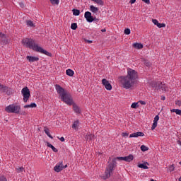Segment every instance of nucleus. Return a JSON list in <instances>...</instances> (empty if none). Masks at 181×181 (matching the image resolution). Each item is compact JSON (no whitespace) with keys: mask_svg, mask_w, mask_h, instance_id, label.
Here are the masks:
<instances>
[{"mask_svg":"<svg viewBox=\"0 0 181 181\" xmlns=\"http://www.w3.org/2000/svg\"><path fill=\"white\" fill-rule=\"evenodd\" d=\"M119 78L122 87L125 88V90H129V88L134 87L135 81L138 78V72L132 69H129L127 71V76H120Z\"/></svg>","mask_w":181,"mask_h":181,"instance_id":"1","label":"nucleus"},{"mask_svg":"<svg viewBox=\"0 0 181 181\" xmlns=\"http://www.w3.org/2000/svg\"><path fill=\"white\" fill-rule=\"evenodd\" d=\"M22 45L23 46H25V47H28L29 49L34 50V52L42 53V54H45L46 56L52 57V53L42 49L41 47L39 46V45L36 44L35 40L32 38H23L22 40Z\"/></svg>","mask_w":181,"mask_h":181,"instance_id":"2","label":"nucleus"},{"mask_svg":"<svg viewBox=\"0 0 181 181\" xmlns=\"http://www.w3.org/2000/svg\"><path fill=\"white\" fill-rule=\"evenodd\" d=\"M55 88L57 93L59 94L61 100L64 103L68 104V105H73V99H71V95L69 93H67V91H66L64 88H63L62 86H60V85L58 84L55 85Z\"/></svg>","mask_w":181,"mask_h":181,"instance_id":"3","label":"nucleus"},{"mask_svg":"<svg viewBox=\"0 0 181 181\" xmlns=\"http://www.w3.org/2000/svg\"><path fill=\"white\" fill-rule=\"evenodd\" d=\"M117 160H124V157H117L114 158L110 163H109V165L106 168L105 173L102 176L104 180H107V179L110 178L111 175H112V172L115 166H117Z\"/></svg>","mask_w":181,"mask_h":181,"instance_id":"4","label":"nucleus"},{"mask_svg":"<svg viewBox=\"0 0 181 181\" xmlns=\"http://www.w3.org/2000/svg\"><path fill=\"white\" fill-rule=\"evenodd\" d=\"M5 111L8 114H19L21 112V105L11 104L6 107Z\"/></svg>","mask_w":181,"mask_h":181,"instance_id":"5","label":"nucleus"},{"mask_svg":"<svg viewBox=\"0 0 181 181\" xmlns=\"http://www.w3.org/2000/svg\"><path fill=\"white\" fill-rule=\"evenodd\" d=\"M151 86L156 90H160V91H168V86L165 83L160 81H152Z\"/></svg>","mask_w":181,"mask_h":181,"instance_id":"6","label":"nucleus"},{"mask_svg":"<svg viewBox=\"0 0 181 181\" xmlns=\"http://www.w3.org/2000/svg\"><path fill=\"white\" fill-rule=\"evenodd\" d=\"M21 93L23 94L24 103H28L29 98H30V90L28 86L24 87L21 90Z\"/></svg>","mask_w":181,"mask_h":181,"instance_id":"7","label":"nucleus"},{"mask_svg":"<svg viewBox=\"0 0 181 181\" xmlns=\"http://www.w3.org/2000/svg\"><path fill=\"white\" fill-rule=\"evenodd\" d=\"M0 93H6L7 95H11V94H13V90L11 88L0 83Z\"/></svg>","mask_w":181,"mask_h":181,"instance_id":"8","label":"nucleus"},{"mask_svg":"<svg viewBox=\"0 0 181 181\" xmlns=\"http://www.w3.org/2000/svg\"><path fill=\"white\" fill-rule=\"evenodd\" d=\"M67 168V165H63V161H61L58 163L54 167V170L55 172H62L63 169H66Z\"/></svg>","mask_w":181,"mask_h":181,"instance_id":"9","label":"nucleus"},{"mask_svg":"<svg viewBox=\"0 0 181 181\" xmlns=\"http://www.w3.org/2000/svg\"><path fill=\"white\" fill-rule=\"evenodd\" d=\"M102 84L103 86H104L106 90H108L109 91L112 90V86L111 85V83H110V81H108V80L103 78L102 80Z\"/></svg>","mask_w":181,"mask_h":181,"instance_id":"10","label":"nucleus"},{"mask_svg":"<svg viewBox=\"0 0 181 181\" xmlns=\"http://www.w3.org/2000/svg\"><path fill=\"white\" fill-rule=\"evenodd\" d=\"M84 16L87 22H89V23H91V22H94V17L91 16V12L90 11L85 12Z\"/></svg>","mask_w":181,"mask_h":181,"instance_id":"11","label":"nucleus"},{"mask_svg":"<svg viewBox=\"0 0 181 181\" xmlns=\"http://www.w3.org/2000/svg\"><path fill=\"white\" fill-rule=\"evenodd\" d=\"M145 134L142 132H137L136 133H132L129 135V138H138V136H144Z\"/></svg>","mask_w":181,"mask_h":181,"instance_id":"12","label":"nucleus"},{"mask_svg":"<svg viewBox=\"0 0 181 181\" xmlns=\"http://www.w3.org/2000/svg\"><path fill=\"white\" fill-rule=\"evenodd\" d=\"M27 60H28L30 62V63H33L35 62H39V57L27 56Z\"/></svg>","mask_w":181,"mask_h":181,"instance_id":"13","label":"nucleus"},{"mask_svg":"<svg viewBox=\"0 0 181 181\" xmlns=\"http://www.w3.org/2000/svg\"><path fill=\"white\" fill-rule=\"evenodd\" d=\"M146 165H148V166H149V163L144 162V163L138 164V168H140L141 169H149V168H148L146 166Z\"/></svg>","mask_w":181,"mask_h":181,"instance_id":"14","label":"nucleus"},{"mask_svg":"<svg viewBox=\"0 0 181 181\" xmlns=\"http://www.w3.org/2000/svg\"><path fill=\"white\" fill-rule=\"evenodd\" d=\"M85 138L86 141H94L95 136L94 134H87Z\"/></svg>","mask_w":181,"mask_h":181,"instance_id":"15","label":"nucleus"},{"mask_svg":"<svg viewBox=\"0 0 181 181\" xmlns=\"http://www.w3.org/2000/svg\"><path fill=\"white\" fill-rule=\"evenodd\" d=\"M66 76H69V77H73L74 76V71L70 69L66 71Z\"/></svg>","mask_w":181,"mask_h":181,"instance_id":"16","label":"nucleus"},{"mask_svg":"<svg viewBox=\"0 0 181 181\" xmlns=\"http://www.w3.org/2000/svg\"><path fill=\"white\" fill-rule=\"evenodd\" d=\"M73 110L76 114H80V107L76 104H73Z\"/></svg>","mask_w":181,"mask_h":181,"instance_id":"17","label":"nucleus"},{"mask_svg":"<svg viewBox=\"0 0 181 181\" xmlns=\"http://www.w3.org/2000/svg\"><path fill=\"white\" fill-rule=\"evenodd\" d=\"M47 146H48V148H51V149H52L53 152H59V150H57V148H56L53 145H52L49 142H47Z\"/></svg>","mask_w":181,"mask_h":181,"instance_id":"18","label":"nucleus"},{"mask_svg":"<svg viewBox=\"0 0 181 181\" xmlns=\"http://www.w3.org/2000/svg\"><path fill=\"white\" fill-rule=\"evenodd\" d=\"M133 47H134V49H142L144 47V45L141 43H134L133 44Z\"/></svg>","mask_w":181,"mask_h":181,"instance_id":"19","label":"nucleus"},{"mask_svg":"<svg viewBox=\"0 0 181 181\" xmlns=\"http://www.w3.org/2000/svg\"><path fill=\"white\" fill-rule=\"evenodd\" d=\"M36 107H37V105L35 103L24 105V108H36Z\"/></svg>","mask_w":181,"mask_h":181,"instance_id":"20","label":"nucleus"},{"mask_svg":"<svg viewBox=\"0 0 181 181\" xmlns=\"http://www.w3.org/2000/svg\"><path fill=\"white\" fill-rule=\"evenodd\" d=\"M90 11H91L93 13H97V12H98V8L91 5L90 6Z\"/></svg>","mask_w":181,"mask_h":181,"instance_id":"21","label":"nucleus"},{"mask_svg":"<svg viewBox=\"0 0 181 181\" xmlns=\"http://www.w3.org/2000/svg\"><path fill=\"white\" fill-rule=\"evenodd\" d=\"M78 124H80V122L78 120L75 121L72 124L73 129H77V127H78Z\"/></svg>","mask_w":181,"mask_h":181,"instance_id":"22","label":"nucleus"},{"mask_svg":"<svg viewBox=\"0 0 181 181\" xmlns=\"http://www.w3.org/2000/svg\"><path fill=\"white\" fill-rule=\"evenodd\" d=\"M127 162H132L134 160V156L132 154H129V156H126Z\"/></svg>","mask_w":181,"mask_h":181,"instance_id":"23","label":"nucleus"},{"mask_svg":"<svg viewBox=\"0 0 181 181\" xmlns=\"http://www.w3.org/2000/svg\"><path fill=\"white\" fill-rule=\"evenodd\" d=\"M93 2H95V4H97L98 5L103 6L104 5V1L103 0H91Z\"/></svg>","mask_w":181,"mask_h":181,"instance_id":"24","label":"nucleus"},{"mask_svg":"<svg viewBox=\"0 0 181 181\" xmlns=\"http://www.w3.org/2000/svg\"><path fill=\"white\" fill-rule=\"evenodd\" d=\"M44 131H45L46 135H47V136H49V138H50L51 139H53V136L50 135V132H49L48 128H45Z\"/></svg>","mask_w":181,"mask_h":181,"instance_id":"25","label":"nucleus"},{"mask_svg":"<svg viewBox=\"0 0 181 181\" xmlns=\"http://www.w3.org/2000/svg\"><path fill=\"white\" fill-rule=\"evenodd\" d=\"M171 112H175L177 114V115H180V117H181V110L173 109V110H171Z\"/></svg>","mask_w":181,"mask_h":181,"instance_id":"26","label":"nucleus"},{"mask_svg":"<svg viewBox=\"0 0 181 181\" xmlns=\"http://www.w3.org/2000/svg\"><path fill=\"white\" fill-rule=\"evenodd\" d=\"M26 25L27 26H30V28H33V26H35V25L33 24V22L30 20H28L26 21Z\"/></svg>","mask_w":181,"mask_h":181,"instance_id":"27","label":"nucleus"},{"mask_svg":"<svg viewBox=\"0 0 181 181\" xmlns=\"http://www.w3.org/2000/svg\"><path fill=\"white\" fill-rule=\"evenodd\" d=\"M73 15H74V16H78V15H80V10L78 9H73Z\"/></svg>","mask_w":181,"mask_h":181,"instance_id":"28","label":"nucleus"},{"mask_svg":"<svg viewBox=\"0 0 181 181\" xmlns=\"http://www.w3.org/2000/svg\"><path fill=\"white\" fill-rule=\"evenodd\" d=\"M173 170H175V165L174 164L169 166V168L167 170V172H173Z\"/></svg>","mask_w":181,"mask_h":181,"instance_id":"29","label":"nucleus"},{"mask_svg":"<svg viewBox=\"0 0 181 181\" xmlns=\"http://www.w3.org/2000/svg\"><path fill=\"white\" fill-rule=\"evenodd\" d=\"M17 173H21L22 172H25V168L23 167H19L18 168H16Z\"/></svg>","mask_w":181,"mask_h":181,"instance_id":"30","label":"nucleus"},{"mask_svg":"<svg viewBox=\"0 0 181 181\" xmlns=\"http://www.w3.org/2000/svg\"><path fill=\"white\" fill-rule=\"evenodd\" d=\"M1 40L3 45H8V38H6V37H5V38H1Z\"/></svg>","mask_w":181,"mask_h":181,"instance_id":"31","label":"nucleus"},{"mask_svg":"<svg viewBox=\"0 0 181 181\" xmlns=\"http://www.w3.org/2000/svg\"><path fill=\"white\" fill-rule=\"evenodd\" d=\"M148 149H149V148L146 147V146H145V145H142L141 146V150L142 151V152H146V151H148Z\"/></svg>","mask_w":181,"mask_h":181,"instance_id":"32","label":"nucleus"},{"mask_svg":"<svg viewBox=\"0 0 181 181\" xmlns=\"http://www.w3.org/2000/svg\"><path fill=\"white\" fill-rule=\"evenodd\" d=\"M71 29H72V30H76V29H77V24L76 23H71Z\"/></svg>","mask_w":181,"mask_h":181,"instance_id":"33","label":"nucleus"},{"mask_svg":"<svg viewBox=\"0 0 181 181\" xmlns=\"http://www.w3.org/2000/svg\"><path fill=\"white\" fill-rule=\"evenodd\" d=\"M52 5H59V0H49Z\"/></svg>","mask_w":181,"mask_h":181,"instance_id":"34","label":"nucleus"},{"mask_svg":"<svg viewBox=\"0 0 181 181\" xmlns=\"http://www.w3.org/2000/svg\"><path fill=\"white\" fill-rule=\"evenodd\" d=\"M157 127H158V122L153 121V125L151 127L152 131H153V129H155V128H156Z\"/></svg>","mask_w":181,"mask_h":181,"instance_id":"35","label":"nucleus"},{"mask_svg":"<svg viewBox=\"0 0 181 181\" xmlns=\"http://www.w3.org/2000/svg\"><path fill=\"white\" fill-rule=\"evenodd\" d=\"M124 35H131V30L129 28H126L124 30Z\"/></svg>","mask_w":181,"mask_h":181,"instance_id":"36","label":"nucleus"},{"mask_svg":"<svg viewBox=\"0 0 181 181\" xmlns=\"http://www.w3.org/2000/svg\"><path fill=\"white\" fill-rule=\"evenodd\" d=\"M152 22H153V23H154L156 26H158V25H159V21H158V20H156V19H153V20H152Z\"/></svg>","mask_w":181,"mask_h":181,"instance_id":"37","label":"nucleus"},{"mask_svg":"<svg viewBox=\"0 0 181 181\" xmlns=\"http://www.w3.org/2000/svg\"><path fill=\"white\" fill-rule=\"evenodd\" d=\"M166 27V24L165 23H158V28H165Z\"/></svg>","mask_w":181,"mask_h":181,"instance_id":"38","label":"nucleus"},{"mask_svg":"<svg viewBox=\"0 0 181 181\" xmlns=\"http://www.w3.org/2000/svg\"><path fill=\"white\" fill-rule=\"evenodd\" d=\"M132 108H136L138 107V103H133L131 105Z\"/></svg>","mask_w":181,"mask_h":181,"instance_id":"39","label":"nucleus"},{"mask_svg":"<svg viewBox=\"0 0 181 181\" xmlns=\"http://www.w3.org/2000/svg\"><path fill=\"white\" fill-rule=\"evenodd\" d=\"M0 37H1V40L5 39V37H6V35H5V34L2 33H0Z\"/></svg>","mask_w":181,"mask_h":181,"instance_id":"40","label":"nucleus"},{"mask_svg":"<svg viewBox=\"0 0 181 181\" xmlns=\"http://www.w3.org/2000/svg\"><path fill=\"white\" fill-rule=\"evenodd\" d=\"M144 64H146V66H147V67H148V66H151V62H149L148 61L145 60L144 61Z\"/></svg>","mask_w":181,"mask_h":181,"instance_id":"41","label":"nucleus"},{"mask_svg":"<svg viewBox=\"0 0 181 181\" xmlns=\"http://www.w3.org/2000/svg\"><path fill=\"white\" fill-rule=\"evenodd\" d=\"M155 122H158V121H159V115H156L155 117H154V120H153Z\"/></svg>","mask_w":181,"mask_h":181,"instance_id":"42","label":"nucleus"},{"mask_svg":"<svg viewBox=\"0 0 181 181\" xmlns=\"http://www.w3.org/2000/svg\"><path fill=\"white\" fill-rule=\"evenodd\" d=\"M143 2H145V4H147L148 5H149V4H151L150 0H142Z\"/></svg>","mask_w":181,"mask_h":181,"instance_id":"43","label":"nucleus"},{"mask_svg":"<svg viewBox=\"0 0 181 181\" xmlns=\"http://www.w3.org/2000/svg\"><path fill=\"white\" fill-rule=\"evenodd\" d=\"M0 181H8L5 177H0Z\"/></svg>","mask_w":181,"mask_h":181,"instance_id":"44","label":"nucleus"},{"mask_svg":"<svg viewBox=\"0 0 181 181\" xmlns=\"http://www.w3.org/2000/svg\"><path fill=\"white\" fill-rule=\"evenodd\" d=\"M139 103L141 104V105H145L146 104V102L144 100H140Z\"/></svg>","mask_w":181,"mask_h":181,"instance_id":"45","label":"nucleus"},{"mask_svg":"<svg viewBox=\"0 0 181 181\" xmlns=\"http://www.w3.org/2000/svg\"><path fill=\"white\" fill-rule=\"evenodd\" d=\"M128 135H129V134H128V133H127V132H124V133H122V136H124V137H125V136H128Z\"/></svg>","mask_w":181,"mask_h":181,"instance_id":"46","label":"nucleus"},{"mask_svg":"<svg viewBox=\"0 0 181 181\" xmlns=\"http://www.w3.org/2000/svg\"><path fill=\"white\" fill-rule=\"evenodd\" d=\"M58 139H59V141H61V142H64V137H58Z\"/></svg>","mask_w":181,"mask_h":181,"instance_id":"47","label":"nucleus"},{"mask_svg":"<svg viewBox=\"0 0 181 181\" xmlns=\"http://www.w3.org/2000/svg\"><path fill=\"white\" fill-rule=\"evenodd\" d=\"M85 42H86V43H93V40H88L86 39H85Z\"/></svg>","mask_w":181,"mask_h":181,"instance_id":"48","label":"nucleus"},{"mask_svg":"<svg viewBox=\"0 0 181 181\" xmlns=\"http://www.w3.org/2000/svg\"><path fill=\"white\" fill-rule=\"evenodd\" d=\"M19 5L21 8H25V4H23V3H20Z\"/></svg>","mask_w":181,"mask_h":181,"instance_id":"49","label":"nucleus"},{"mask_svg":"<svg viewBox=\"0 0 181 181\" xmlns=\"http://www.w3.org/2000/svg\"><path fill=\"white\" fill-rule=\"evenodd\" d=\"M136 1V0H130L129 3L130 4H135Z\"/></svg>","mask_w":181,"mask_h":181,"instance_id":"50","label":"nucleus"},{"mask_svg":"<svg viewBox=\"0 0 181 181\" xmlns=\"http://www.w3.org/2000/svg\"><path fill=\"white\" fill-rule=\"evenodd\" d=\"M161 100H163V101H165V100H166V98L165 96H162Z\"/></svg>","mask_w":181,"mask_h":181,"instance_id":"51","label":"nucleus"},{"mask_svg":"<svg viewBox=\"0 0 181 181\" xmlns=\"http://www.w3.org/2000/svg\"><path fill=\"white\" fill-rule=\"evenodd\" d=\"M101 32H103V33H104V32H107V30H106L105 28L102 29V30H101Z\"/></svg>","mask_w":181,"mask_h":181,"instance_id":"52","label":"nucleus"},{"mask_svg":"<svg viewBox=\"0 0 181 181\" xmlns=\"http://www.w3.org/2000/svg\"><path fill=\"white\" fill-rule=\"evenodd\" d=\"M123 160H124V162H127V156L123 157Z\"/></svg>","mask_w":181,"mask_h":181,"instance_id":"53","label":"nucleus"},{"mask_svg":"<svg viewBox=\"0 0 181 181\" xmlns=\"http://www.w3.org/2000/svg\"><path fill=\"white\" fill-rule=\"evenodd\" d=\"M21 115H26V113H25V112H23L21 113Z\"/></svg>","mask_w":181,"mask_h":181,"instance_id":"54","label":"nucleus"},{"mask_svg":"<svg viewBox=\"0 0 181 181\" xmlns=\"http://www.w3.org/2000/svg\"><path fill=\"white\" fill-rule=\"evenodd\" d=\"M93 19H94V21H97V18H93Z\"/></svg>","mask_w":181,"mask_h":181,"instance_id":"55","label":"nucleus"},{"mask_svg":"<svg viewBox=\"0 0 181 181\" xmlns=\"http://www.w3.org/2000/svg\"><path fill=\"white\" fill-rule=\"evenodd\" d=\"M151 181H156V180H154L153 179H151Z\"/></svg>","mask_w":181,"mask_h":181,"instance_id":"56","label":"nucleus"},{"mask_svg":"<svg viewBox=\"0 0 181 181\" xmlns=\"http://www.w3.org/2000/svg\"><path fill=\"white\" fill-rule=\"evenodd\" d=\"M179 181H181V177L179 178Z\"/></svg>","mask_w":181,"mask_h":181,"instance_id":"57","label":"nucleus"},{"mask_svg":"<svg viewBox=\"0 0 181 181\" xmlns=\"http://www.w3.org/2000/svg\"><path fill=\"white\" fill-rule=\"evenodd\" d=\"M180 165H181V161L179 163Z\"/></svg>","mask_w":181,"mask_h":181,"instance_id":"58","label":"nucleus"}]
</instances>
